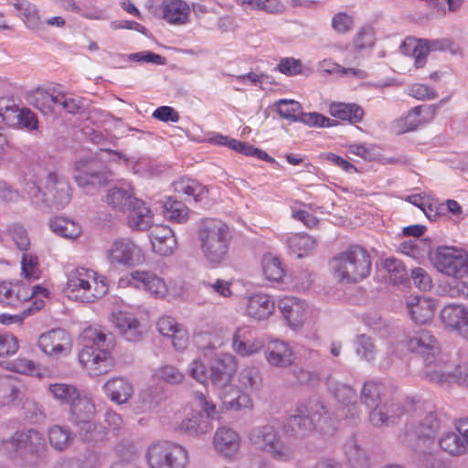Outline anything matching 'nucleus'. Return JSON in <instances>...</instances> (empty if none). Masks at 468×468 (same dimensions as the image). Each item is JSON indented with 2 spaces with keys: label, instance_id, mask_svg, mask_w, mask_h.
Masks as SVG:
<instances>
[{
  "label": "nucleus",
  "instance_id": "obj_39",
  "mask_svg": "<svg viewBox=\"0 0 468 468\" xmlns=\"http://www.w3.org/2000/svg\"><path fill=\"white\" fill-rule=\"evenodd\" d=\"M8 2L20 11L24 17V22L27 28L34 31H40L44 28V25L40 19L37 7L26 0H8Z\"/></svg>",
  "mask_w": 468,
  "mask_h": 468
},
{
  "label": "nucleus",
  "instance_id": "obj_18",
  "mask_svg": "<svg viewBox=\"0 0 468 468\" xmlns=\"http://www.w3.org/2000/svg\"><path fill=\"white\" fill-rule=\"evenodd\" d=\"M238 367L234 356L229 353L217 355L210 366V379L219 388L230 386Z\"/></svg>",
  "mask_w": 468,
  "mask_h": 468
},
{
  "label": "nucleus",
  "instance_id": "obj_10",
  "mask_svg": "<svg viewBox=\"0 0 468 468\" xmlns=\"http://www.w3.org/2000/svg\"><path fill=\"white\" fill-rule=\"evenodd\" d=\"M407 346L410 352L418 354L426 365V373L432 368H438V360L441 356L439 343L435 336L426 329L413 331L407 340Z\"/></svg>",
  "mask_w": 468,
  "mask_h": 468
},
{
  "label": "nucleus",
  "instance_id": "obj_53",
  "mask_svg": "<svg viewBox=\"0 0 468 468\" xmlns=\"http://www.w3.org/2000/svg\"><path fill=\"white\" fill-rule=\"evenodd\" d=\"M345 454L348 462L355 467H364L367 463L366 452L359 447L356 439H348L344 445Z\"/></svg>",
  "mask_w": 468,
  "mask_h": 468
},
{
  "label": "nucleus",
  "instance_id": "obj_56",
  "mask_svg": "<svg viewBox=\"0 0 468 468\" xmlns=\"http://www.w3.org/2000/svg\"><path fill=\"white\" fill-rule=\"evenodd\" d=\"M7 232L19 250L25 253L30 249V239L23 225L12 223L8 225Z\"/></svg>",
  "mask_w": 468,
  "mask_h": 468
},
{
  "label": "nucleus",
  "instance_id": "obj_42",
  "mask_svg": "<svg viewBox=\"0 0 468 468\" xmlns=\"http://www.w3.org/2000/svg\"><path fill=\"white\" fill-rule=\"evenodd\" d=\"M176 430L189 436H199L209 431L210 424L207 418L200 414H193L184 419L176 427Z\"/></svg>",
  "mask_w": 468,
  "mask_h": 468
},
{
  "label": "nucleus",
  "instance_id": "obj_54",
  "mask_svg": "<svg viewBox=\"0 0 468 468\" xmlns=\"http://www.w3.org/2000/svg\"><path fill=\"white\" fill-rule=\"evenodd\" d=\"M163 213L169 220L181 223L187 218L188 208L183 202L168 197L164 204Z\"/></svg>",
  "mask_w": 468,
  "mask_h": 468
},
{
  "label": "nucleus",
  "instance_id": "obj_6",
  "mask_svg": "<svg viewBox=\"0 0 468 468\" xmlns=\"http://www.w3.org/2000/svg\"><path fill=\"white\" fill-rule=\"evenodd\" d=\"M27 191L35 204H43L54 209L63 208L71 198L69 182L55 173L48 174L38 182L28 183Z\"/></svg>",
  "mask_w": 468,
  "mask_h": 468
},
{
  "label": "nucleus",
  "instance_id": "obj_27",
  "mask_svg": "<svg viewBox=\"0 0 468 468\" xmlns=\"http://www.w3.org/2000/svg\"><path fill=\"white\" fill-rule=\"evenodd\" d=\"M446 50H449L452 53L455 52L453 42L449 38L419 40L412 52L415 67L417 69H420L425 65L430 51Z\"/></svg>",
  "mask_w": 468,
  "mask_h": 468
},
{
  "label": "nucleus",
  "instance_id": "obj_21",
  "mask_svg": "<svg viewBox=\"0 0 468 468\" xmlns=\"http://www.w3.org/2000/svg\"><path fill=\"white\" fill-rule=\"evenodd\" d=\"M69 408L74 420L83 423L81 430L85 431L84 439L92 440V436L89 433L96 429V425L90 421L95 414V405L91 399L80 393L79 399H75Z\"/></svg>",
  "mask_w": 468,
  "mask_h": 468
},
{
  "label": "nucleus",
  "instance_id": "obj_41",
  "mask_svg": "<svg viewBox=\"0 0 468 468\" xmlns=\"http://www.w3.org/2000/svg\"><path fill=\"white\" fill-rule=\"evenodd\" d=\"M136 197H133L130 189L123 187H112L106 195V202L108 205L116 211L126 212Z\"/></svg>",
  "mask_w": 468,
  "mask_h": 468
},
{
  "label": "nucleus",
  "instance_id": "obj_25",
  "mask_svg": "<svg viewBox=\"0 0 468 468\" xmlns=\"http://www.w3.org/2000/svg\"><path fill=\"white\" fill-rule=\"evenodd\" d=\"M111 320L128 341L136 342L141 339L143 327L133 314L122 311L114 312Z\"/></svg>",
  "mask_w": 468,
  "mask_h": 468
},
{
  "label": "nucleus",
  "instance_id": "obj_2",
  "mask_svg": "<svg viewBox=\"0 0 468 468\" xmlns=\"http://www.w3.org/2000/svg\"><path fill=\"white\" fill-rule=\"evenodd\" d=\"M197 234L201 253L210 265L218 266L228 259L233 235L225 221L217 218H203Z\"/></svg>",
  "mask_w": 468,
  "mask_h": 468
},
{
  "label": "nucleus",
  "instance_id": "obj_16",
  "mask_svg": "<svg viewBox=\"0 0 468 468\" xmlns=\"http://www.w3.org/2000/svg\"><path fill=\"white\" fill-rule=\"evenodd\" d=\"M124 282L136 289L144 290L156 298H162L167 292L164 280L148 271H134L121 280V283Z\"/></svg>",
  "mask_w": 468,
  "mask_h": 468
},
{
  "label": "nucleus",
  "instance_id": "obj_15",
  "mask_svg": "<svg viewBox=\"0 0 468 468\" xmlns=\"http://www.w3.org/2000/svg\"><path fill=\"white\" fill-rule=\"evenodd\" d=\"M441 428L437 414L429 413L420 422H408L405 425V434L410 440L416 439L418 443L434 445V437Z\"/></svg>",
  "mask_w": 468,
  "mask_h": 468
},
{
  "label": "nucleus",
  "instance_id": "obj_20",
  "mask_svg": "<svg viewBox=\"0 0 468 468\" xmlns=\"http://www.w3.org/2000/svg\"><path fill=\"white\" fill-rule=\"evenodd\" d=\"M38 347L46 355L58 357L69 353L71 340L63 329H52L42 334L37 341Z\"/></svg>",
  "mask_w": 468,
  "mask_h": 468
},
{
  "label": "nucleus",
  "instance_id": "obj_58",
  "mask_svg": "<svg viewBox=\"0 0 468 468\" xmlns=\"http://www.w3.org/2000/svg\"><path fill=\"white\" fill-rule=\"evenodd\" d=\"M27 290L26 286L15 285L12 286L10 283L2 282L0 284V297L2 302L16 305L23 300V291Z\"/></svg>",
  "mask_w": 468,
  "mask_h": 468
},
{
  "label": "nucleus",
  "instance_id": "obj_24",
  "mask_svg": "<svg viewBox=\"0 0 468 468\" xmlns=\"http://www.w3.org/2000/svg\"><path fill=\"white\" fill-rule=\"evenodd\" d=\"M216 452L225 458H231L238 453L240 447V438L232 429L218 428L213 438Z\"/></svg>",
  "mask_w": 468,
  "mask_h": 468
},
{
  "label": "nucleus",
  "instance_id": "obj_14",
  "mask_svg": "<svg viewBox=\"0 0 468 468\" xmlns=\"http://www.w3.org/2000/svg\"><path fill=\"white\" fill-rule=\"evenodd\" d=\"M111 263L129 267L137 266L144 261V255L139 246L129 239L115 240L108 251Z\"/></svg>",
  "mask_w": 468,
  "mask_h": 468
},
{
  "label": "nucleus",
  "instance_id": "obj_17",
  "mask_svg": "<svg viewBox=\"0 0 468 468\" xmlns=\"http://www.w3.org/2000/svg\"><path fill=\"white\" fill-rule=\"evenodd\" d=\"M370 409L368 420L376 428L393 425L405 414L404 406L394 399L381 402Z\"/></svg>",
  "mask_w": 468,
  "mask_h": 468
},
{
  "label": "nucleus",
  "instance_id": "obj_62",
  "mask_svg": "<svg viewBox=\"0 0 468 468\" xmlns=\"http://www.w3.org/2000/svg\"><path fill=\"white\" fill-rule=\"evenodd\" d=\"M187 374L196 381L205 384L208 380L207 368L204 361L200 358H195L187 367Z\"/></svg>",
  "mask_w": 468,
  "mask_h": 468
},
{
  "label": "nucleus",
  "instance_id": "obj_59",
  "mask_svg": "<svg viewBox=\"0 0 468 468\" xmlns=\"http://www.w3.org/2000/svg\"><path fill=\"white\" fill-rule=\"evenodd\" d=\"M301 104L294 100L282 99L276 102L277 112L283 119L297 122L301 113Z\"/></svg>",
  "mask_w": 468,
  "mask_h": 468
},
{
  "label": "nucleus",
  "instance_id": "obj_8",
  "mask_svg": "<svg viewBox=\"0 0 468 468\" xmlns=\"http://www.w3.org/2000/svg\"><path fill=\"white\" fill-rule=\"evenodd\" d=\"M146 459L150 468H186L189 461L185 447L168 441L150 445Z\"/></svg>",
  "mask_w": 468,
  "mask_h": 468
},
{
  "label": "nucleus",
  "instance_id": "obj_22",
  "mask_svg": "<svg viewBox=\"0 0 468 468\" xmlns=\"http://www.w3.org/2000/svg\"><path fill=\"white\" fill-rule=\"evenodd\" d=\"M264 354L269 365L279 368H287L292 366L295 360L293 349L284 341H271Z\"/></svg>",
  "mask_w": 468,
  "mask_h": 468
},
{
  "label": "nucleus",
  "instance_id": "obj_19",
  "mask_svg": "<svg viewBox=\"0 0 468 468\" xmlns=\"http://www.w3.org/2000/svg\"><path fill=\"white\" fill-rule=\"evenodd\" d=\"M440 320L445 328L457 332L468 340V307L461 303L445 305L440 312Z\"/></svg>",
  "mask_w": 468,
  "mask_h": 468
},
{
  "label": "nucleus",
  "instance_id": "obj_9",
  "mask_svg": "<svg viewBox=\"0 0 468 468\" xmlns=\"http://www.w3.org/2000/svg\"><path fill=\"white\" fill-rule=\"evenodd\" d=\"M326 413L324 405L320 401L301 404L288 420V431L296 438H304L314 431Z\"/></svg>",
  "mask_w": 468,
  "mask_h": 468
},
{
  "label": "nucleus",
  "instance_id": "obj_60",
  "mask_svg": "<svg viewBox=\"0 0 468 468\" xmlns=\"http://www.w3.org/2000/svg\"><path fill=\"white\" fill-rule=\"evenodd\" d=\"M384 267L389 273V281L394 283L402 282L407 277V271L403 263L394 258L387 259Z\"/></svg>",
  "mask_w": 468,
  "mask_h": 468
},
{
  "label": "nucleus",
  "instance_id": "obj_52",
  "mask_svg": "<svg viewBox=\"0 0 468 468\" xmlns=\"http://www.w3.org/2000/svg\"><path fill=\"white\" fill-rule=\"evenodd\" d=\"M432 446L417 444L419 468H442L443 462L438 452L429 451Z\"/></svg>",
  "mask_w": 468,
  "mask_h": 468
},
{
  "label": "nucleus",
  "instance_id": "obj_36",
  "mask_svg": "<svg viewBox=\"0 0 468 468\" xmlns=\"http://www.w3.org/2000/svg\"><path fill=\"white\" fill-rule=\"evenodd\" d=\"M21 383L12 375L0 376V406L13 404L21 394Z\"/></svg>",
  "mask_w": 468,
  "mask_h": 468
},
{
  "label": "nucleus",
  "instance_id": "obj_3",
  "mask_svg": "<svg viewBox=\"0 0 468 468\" xmlns=\"http://www.w3.org/2000/svg\"><path fill=\"white\" fill-rule=\"evenodd\" d=\"M0 452L11 458H19L28 466H37L47 460L48 447L39 431L29 429L17 431L0 443Z\"/></svg>",
  "mask_w": 468,
  "mask_h": 468
},
{
  "label": "nucleus",
  "instance_id": "obj_40",
  "mask_svg": "<svg viewBox=\"0 0 468 468\" xmlns=\"http://www.w3.org/2000/svg\"><path fill=\"white\" fill-rule=\"evenodd\" d=\"M48 391L60 405L69 407L75 399H79L80 390L77 387L68 383H52L48 386Z\"/></svg>",
  "mask_w": 468,
  "mask_h": 468
},
{
  "label": "nucleus",
  "instance_id": "obj_31",
  "mask_svg": "<svg viewBox=\"0 0 468 468\" xmlns=\"http://www.w3.org/2000/svg\"><path fill=\"white\" fill-rule=\"evenodd\" d=\"M156 326L162 335L171 340L176 349L181 350L186 346L188 339L186 331L173 317H161L157 321Z\"/></svg>",
  "mask_w": 468,
  "mask_h": 468
},
{
  "label": "nucleus",
  "instance_id": "obj_51",
  "mask_svg": "<svg viewBox=\"0 0 468 468\" xmlns=\"http://www.w3.org/2000/svg\"><path fill=\"white\" fill-rule=\"evenodd\" d=\"M291 250L297 253L298 258H302L309 251L314 249L315 239L307 234H293L287 239Z\"/></svg>",
  "mask_w": 468,
  "mask_h": 468
},
{
  "label": "nucleus",
  "instance_id": "obj_30",
  "mask_svg": "<svg viewBox=\"0 0 468 468\" xmlns=\"http://www.w3.org/2000/svg\"><path fill=\"white\" fill-rule=\"evenodd\" d=\"M406 304L409 314L415 323L426 324L434 316L435 303L430 298L410 296Z\"/></svg>",
  "mask_w": 468,
  "mask_h": 468
},
{
  "label": "nucleus",
  "instance_id": "obj_37",
  "mask_svg": "<svg viewBox=\"0 0 468 468\" xmlns=\"http://www.w3.org/2000/svg\"><path fill=\"white\" fill-rule=\"evenodd\" d=\"M175 191L186 196V200L193 199L196 203L207 197V189L196 180L181 178L174 183Z\"/></svg>",
  "mask_w": 468,
  "mask_h": 468
},
{
  "label": "nucleus",
  "instance_id": "obj_1",
  "mask_svg": "<svg viewBox=\"0 0 468 468\" xmlns=\"http://www.w3.org/2000/svg\"><path fill=\"white\" fill-rule=\"evenodd\" d=\"M83 345L79 354L80 363L91 376H101L110 371L112 359L110 351L115 346L114 337L97 327L84 329L80 335Z\"/></svg>",
  "mask_w": 468,
  "mask_h": 468
},
{
  "label": "nucleus",
  "instance_id": "obj_47",
  "mask_svg": "<svg viewBox=\"0 0 468 468\" xmlns=\"http://www.w3.org/2000/svg\"><path fill=\"white\" fill-rule=\"evenodd\" d=\"M355 352L363 361L372 363L375 361L378 349L374 339L367 335H358L354 341Z\"/></svg>",
  "mask_w": 468,
  "mask_h": 468
},
{
  "label": "nucleus",
  "instance_id": "obj_49",
  "mask_svg": "<svg viewBox=\"0 0 468 468\" xmlns=\"http://www.w3.org/2000/svg\"><path fill=\"white\" fill-rule=\"evenodd\" d=\"M383 392L384 387L381 383L374 380L366 381L360 393V400L369 409L382 402L381 396Z\"/></svg>",
  "mask_w": 468,
  "mask_h": 468
},
{
  "label": "nucleus",
  "instance_id": "obj_32",
  "mask_svg": "<svg viewBox=\"0 0 468 468\" xmlns=\"http://www.w3.org/2000/svg\"><path fill=\"white\" fill-rule=\"evenodd\" d=\"M104 394L117 404L126 403L133 394V384L125 378H112L102 386Z\"/></svg>",
  "mask_w": 468,
  "mask_h": 468
},
{
  "label": "nucleus",
  "instance_id": "obj_46",
  "mask_svg": "<svg viewBox=\"0 0 468 468\" xmlns=\"http://www.w3.org/2000/svg\"><path fill=\"white\" fill-rule=\"evenodd\" d=\"M239 388L243 392L259 390L262 384L261 371L256 367H246L240 370L238 377Z\"/></svg>",
  "mask_w": 468,
  "mask_h": 468
},
{
  "label": "nucleus",
  "instance_id": "obj_7",
  "mask_svg": "<svg viewBox=\"0 0 468 468\" xmlns=\"http://www.w3.org/2000/svg\"><path fill=\"white\" fill-rule=\"evenodd\" d=\"M249 440L255 448L267 452L274 460L289 462L294 457L293 449L283 441L278 428L271 424L251 429Z\"/></svg>",
  "mask_w": 468,
  "mask_h": 468
},
{
  "label": "nucleus",
  "instance_id": "obj_28",
  "mask_svg": "<svg viewBox=\"0 0 468 468\" xmlns=\"http://www.w3.org/2000/svg\"><path fill=\"white\" fill-rule=\"evenodd\" d=\"M128 226L134 230H146L154 222V214L145 202L136 198L126 210Z\"/></svg>",
  "mask_w": 468,
  "mask_h": 468
},
{
  "label": "nucleus",
  "instance_id": "obj_64",
  "mask_svg": "<svg viewBox=\"0 0 468 468\" xmlns=\"http://www.w3.org/2000/svg\"><path fill=\"white\" fill-rule=\"evenodd\" d=\"M48 89L37 88L33 93V104L43 114H52Z\"/></svg>",
  "mask_w": 468,
  "mask_h": 468
},
{
  "label": "nucleus",
  "instance_id": "obj_33",
  "mask_svg": "<svg viewBox=\"0 0 468 468\" xmlns=\"http://www.w3.org/2000/svg\"><path fill=\"white\" fill-rule=\"evenodd\" d=\"M274 301L267 294L255 293L247 300V314L258 321L265 320L274 312Z\"/></svg>",
  "mask_w": 468,
  "mask_h": 468
},
{
  "label": "nucleus",
  "instance_id": "obj_5",
  "mask_svg": "<svg viewBox=\"0 0 468 468\" xmlns=\"http://www.w3.org/2000/svg\"><path fill=\"white\" fill-rule=\"evenodd\" d=\"M109 290L107 280L91 269L78 267L68 274L66 292L69 298L92 303Z\"/></svg>",
  "mask_w": 468,
  "mask_h": 468
},
{
  "label": "nucleus",
  "instance_id": "obj_13",
  "mask_svg": "<svg viewBox=\"0 0 468 468\" xmlns=\"http://www.w3.org/2000/svg\"><path fill=\"white\" fill-rule=\"evenodd\" d=\"M455 431L443 432L439 438L441 449L452 456H460L468 451V418L456 420Z\"/></svg>",
  "mask_w": 468,
  "mask_h": 468
},
{
  "label": "nucleus",
  "instance_id": "obj_23",
  "mask_svg": "<svg viewBox=\"0 0 468 468\" xmlns=\"http://www.w3.org/2000/svg\"><path fill=\"white\" fill-rule=\"evenodd\" d=\"M278 307L289 326L296 329L303 324L307 311L304 301L296 297H284L279 301Z\"/></svg>",
  "mask_w": 468,
  "mask_h": 468
},
{
  "label": "nucleus",
  "instance_id": "obj_45",
  "mask_svg": "<svg viewBox=\"0 0 468 468\" xmlns=\"http://www.w3.org/2000/svg\"><path fill=\"white\" fill-rule=\"evenodd\" d=\"M330 114L333 117L356 123L363 118L364 111L356 104H346L334 102L329 107Z\"/></svg>",
  "mask_w": 468,
  "mask_h": 468
},
{
  "label": "nucleus",
  "instance_id": "obj_43",
  "mask_svg": "<svg viewBox=\"0 0 468 468\" xmlns=\"http://www.w3.org/2000/svg\"><path fill=\"white\" fill-rule=\"evenodd\" d=\"M48 226L54 233L65 239H75L81 234L80 226L66 218H54L50 219Z\"/></svg>",
  "mask_w": 468,
  "mask_h": 468
},
{
  "label": "nucleus",
  "instance_id": "obj_34",
  "mask_svg": "<svg viewBox=\"0 0 468 468\" xmlns=\"http://www.w3.org/2000/svg\"><path fill=\"white\" fill-rule=\"evenodd\" d=\"M435 111L436 107L434 105L414 107L393 122V130L398 134L413 131L420 124V116L422 112H425L429 116L433 117Z\"/></svg>",
  "mask_w": 468,
  "mask_h": 468
},
{
  "label": "nucleus",
  "instance_id": "obj_35",
  "mask_svg": "<svg viewBox=\"0 0 468 468\" xmlns=\"http://www.w3.org/2000/svg\"><path fill=\"white\" fill-rule=\"evenodd\" d=\"M221 389L219 397L225 410H239L242 408L252 406L251 399L246 392H242L231 385Z\"/></svg>",
  "mask_w": 468,
  "mask_h": 468
},
{
  "label": "nucleus",
  "instance_id": "obj_55",
  "mask_svg": "<svg viewBox=\"0 0 468 468\" xmlns=\"http://www.w3.org/2000/svg\"><path fill=\"white\" fill-rule=\"evenodd\" d=\"M22 275L28 281H35L40 278L41 271L37 257L33 253L25 252L21 258Z\"/></svg>",
  "mask_w": 468,
  "mask_h": 468
},
{
  "label": "nucleus",
  "instance_id": "obj_4",
  "mask_svg": "<svg viewBox=\"0 0 468 468\" xmlns=\"http://www.w3.org/2000/svg\"><path fill=\"white\" fill-rule=\"evenodd\" d=\"M330 265L333 275L338 282L356 283L369 275L371 259L364 248L354 245L335 254Z\"/></svg>",
  "mask_w": 468,
  "mask_h": 468
},
{
  "label": "nucleus",
  "instance_id": "obj_11",
  "mask_svg": "<svg viewBox=\"0 0 468 468\" xmlns=\"http://www.w3.org/2000/svg\"><path fill=\"white\" fill-rule=\"evenodd\" d=\"M434 266L447 276L463 278L468 275V253L455 247H439L434 255Z\"/></svg>",
  "mask_w": 468,
  "mask_h": 468
},
{
  "label": "nucleus",
  "instance_id": "obj_44",
  "mask_svg": "<svg viewBox=\"0 0 468 468\" xmlns=\"http://www.w3.org/2000/svg\"><path fill=\"white\" fill-rule=\"evenodd\" d=\"M48 438L50 446L58 451L63 452L71 444L74 435L67 427L53 425L48 431Z\"/></svg>",
  "mask_w": 468,
  "mask_h": 468
},
{
  "label": "nucleus",
  "instance_id": "obj_12",
  "mask_svg": "<svg viewBox=\"0 0 468 468\" xmlns=\"http://www.w3.org/2000/svg\"><path fill=\"white\" fill-rule=\"evenodd\" d=\"M438 363V368L427 372L430 381L439 384L455 381L460 386L468 387V363L456 365L447 356H441Z\"/></svg>",
  "mask_w": 468,
  "mask_h": 468
},
{
  "label": "nucleus",
  "instance_id": "obj_50",
  "mask_svg": "<svg viewBox=\"0 0 468 468\" xmlns=\"http://www.w3.org/2000/svg\"><path fill=\"white\" fill-rule=\"evenodd\" d=\"M262 271L265 277L273 282H280L284 276V269L279 258L271 253H267L262 257Z\"/></svg>",
  "mask_w": 468,
  "mask_h": 468
},
{
  "label": "nucleus",
  "instance_id": "obj_26",
  "mask_svg": "<svg viewBox=\"0 0 468 468\" xmlns=\"http://www.w3.org/2000/svg\"><path fill=\"white\" fill-rule=\"evenodd\" d=\"M328 388L338 402L344 407H347L346 418L355 420L359 416L360 410L356 402L357 396L354 388L348 385L333 381L328 383Z\"/></svg>",
  "mask_w": 468,
  "mask_h": 468
},
{
  "label": "nucleus",
  "instance_id": "obj_61",
  "mask_svg": "<svg viewBox=\"0 0 468 468\" xmlns=\"http://www.w3.org/2000/svg\"><path fill=\"white\" fill-rule=\"evenodd\" d=\"M233 350L242 356H251L255 353H258L261 348L263 347V344L261 340L254 339V340H245V341H239V342H234L232 343Z\"/></svg>",
  "mask_w": 468,
  "mask_h": 468
},
{
  "label": "nucleus",
  "instance_id": "obj_38",
  "mask_svg": "<svg viewBox=\"0 0 468 468\" xmlns=\"http://www.w3.org/2000/svg\"><path fill=\"white\" fill-rule=\"evenodd\" d=\"M164 18L170 24H185L189 14V6L183 0H168L163 6Z\"/></svg>",
  "mask_w": 468,
  "mask_h": 468
},
{
  "label": "nucleus",
  "instance_id": "obj_57",
  "mask_svg": "<svg viewBox=\"0 0 468 468\" xmlns=\"http://www.w3.org/2000/svg\"><path fill=\"white\" fill-rule=\"evenodd\" d=\"M154 378L171 385H176L183 382L185 375L176 367L172 365H164L157 367L154 372Z\"/></svg>",
  "mask_w": 468,
  "mask_h": 468
},
{
  "label": "nucleus",
  "instance_id": "obj_48",
  "mask_svg": "<svg viewBox=\"0 0 468 468\" xmlns=\"http://www.w3.org/2000/svg\"><path fill=\"white\" fill-rule=\"evenodd\" d=\"M237 5L251 11H264L270 14H282L285 6L279 0H234Z\"/></svg>",
  "mask_w": 468,
  "mask_h": 468
},
{
  "label": "nucleus",
  "instance_id": "obj_63",
  "mask_svg": "<svg viewBox=\"0 0 468 468\" xmlns=\"http://www.w3.org/2000/svg\"><path fill=\"white\" fill-rule=\"evenodd\" d=\"M308 126H317V127H329L333 125L331 120L321 113L318 112H303L298 117V121Z\"/></svg>",
  "mask_w": 468,
  "mask_h": 468
},
{
  "label": "nucleus",
  "instance_id": "obj_29",
  "mask_svg": "<svg viewBox=\"0 0 468 468\" xmlns=\"http://www.w3.org/2000/svg\"><path fill=\"white\" fill-rule=\"evenodd\" d=\"M149 237L153 250L161 256H169L176 249L177 242L174 231L166 226L154 228Z\"/></svg>",
  "mask_w": 468,
  "mask_h": 468
}]
</instances>
